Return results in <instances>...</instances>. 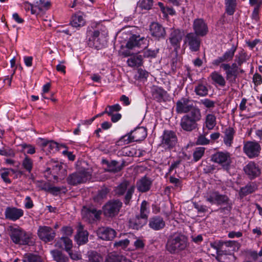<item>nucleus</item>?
<instances>
[{
    "label": "nucleus",
    "instance_id": "obj_63",
    "mask_svg": "<svg viewBox=\"0 0 262 262\" xmlns=\"http://www.w3.org/2000/svg\"><path fill=\"white\" fill-rule=\"evenodd\" d=\"M253 81L255 85L257 86L262 83V77L258 73H255L253 77Z\"/></svg>",
    "mask_w": 262,
    "mask_h": 262
},
{
    "label": "nucleus",
    "instance_id": "obj_16",
    "mask_svg": "<svg viewBox=\"0 0 262 262\" xmlns=\"http://www.w3.org/2000/svg\"><path fill=\"white\" fill-rule=\"evenodd\" d=\"M184 36L183 32L180 29H171L169 40L174 50L177 52L180 49L181 42Z\"/></svg>",
    "mask_w": 262,
    "mask_h": 262
},
{
    "label": "nucleus",
    "instance_id": "obj_8",
    "mask_svg": "<svg viewBox=\"0 0 262 262\" xmlns=\"http://www.w3.org/2000/svg\"><path fill=\"white\" fill-rule=\"evenodd\" d=\"M196 109L201 111L197 106L194 105L193 100L188 97H183L176 102V111L179 114H187Z\"/></svg>",
    "mask_w": 262,
    "mask_h": 262
},
{
    "label": "nucleus",
    "instance_id": "obj_28",
    "mask_svg": "<svg viewBox=\"0 0 262 262\" xmlns=\"http://www.w3.org/2000/svg\"><path fill=\"white\" fill-rule=\"evenodd\" d=\"M88 232L84 230L82 225H80L75 236V239L78 245H84L88 242Z\"/></svg>",
    "mask_w": 262,
    "mask_h": 262
},
{
    "label": "nucleus",
    "instance_id": "obj_21",
    "mask_svg": "<svg viewBox=\"0 0 262 262\" xmlns=\"http://www.w3.org/2000/svg\"><path fill=\"white\" fill-rule=\"evenodd\" d=\"M152 184V181L151 178L145 176L137 181L136 187L139 192H146L150 190Z\"/></svg>",
    "mask_w": 262,
    "mask_h": 262
},
{
    "label": "nucleus",
    "instance_id": "obj_59",
    "mask_svg": "<svg viewBox=\"0 0 262 262\" xmlns=\"http://www.w3.org/2000/svg\"><path fill=\"white\" fill-rule=\"evenodd\" d=\"M21 146L24 150H26V152L28 154L32 155L35 152V148L31 144H23Z\"/></svg>",
    "mask_w": 262,
    "mask_h": 262
},
{
    "label": "nucleus",
    "instance_id": "obj_22",
    "mask_svg": "<svg viewBox=\"0 0 262 262\" xmlns=\"http://www.w3.org/2000/svg\"><path fill=\"white\" fill-rule=\"evenodd\" d=\"M88 258L89 262H102L103 258L101 255L96 251H91L89 253ZM120 257L116 256H110L105 262H119Z\"/></svg>",
    "mask_w": 262,
    "mask_h": 262
},
{
    "label": "nucleus",
    "instance_id": "obj_55",
    "mask_svg": "<svg viewBox=\"0 0 262 262\" xmlns=\"http://www.w3.org/2000/svg\"><path fill=\"white\" fill-rule=\"evenodd\" d=\"M129 244V241L126 238L115 242L114 244V247L117 248L119 247L121 249H125L128 246Z\"/></svg>",
    "mask_w": 262,
    "mask_h": 262
},
{
    "label": "nucleus",
    "instance_id": "obj_39",
    "mask_svg": "<svg viewBox=\"0 0 262 262\" xmlns=\"http://www.w3.org/2000/svg\"><path fill=\"white\" fill-rule=\"evenodd\" d=\"M48 167L46 171L50 174H56L61 169L62 166L57 161L50 160L47 163Z\"/></svg>",
    "mask_w": 262,
    "mask_h": 262
},
{
    "label": "nucleus",
    "instance_id": "obj_50",
    "mask_svg": "<svg viewBox=\"0 0 262 262\" xmlns=\"http://www.w3.org/2000/svg\"><path fill=\"white\" fill-rule=\"evenodd\" d=\"M4 171L1 173V178L3 179L4 182L7 184H10L11 183V180L8 178L9 175L10 174L9 171H11L13 173L14 172V170L12 168H3L2 169Z\"/></svg>",
    "mask_w": 262,
    "mask_h": 262
},
{
    "label": "nucleus",
    "instance_id": "obj_30",
    "mask_svg": "<svg viewBox=\"0 0 262 262\" xmlns=\"http://www.w3.org/2000/svg\"><path fill=\"white\" fill-rule=\"evenodd\" d=\"M132 139L134 142H140L143 140L147 136V130L144 127H139L136 128L134 130L131 131Z\"/></svg>",
    "mask_w": 262,
    "mask_h": 262
},
{
    "label": "nucleus",
    "instance_id": "obj_53",
    "mask_svg": "<svg viewBox=\"0 0 262 262\" xmlns=\"http://www.w3.org/2000/svg\"><path fill=\"white\" fill-rule=\"evenodd\" d=\"M39 258L32 253H26L23 258V262H38Z\"/></svg>",
    "mask_w": 262,
    "mask_h": 262
},
{
    "label": "nucleus",
    "instance_id": "obj_32",
    "mask_svg": "<svg viewBox=\"0 0 262 262\" xmlns=\"http://www.w3.org/2000/svg\"><path fill=\"white\" fill-rule=\"evenodd\" d=\"M55 246L59 248H63L70 254L73 247L72 241L68 237H61L56 243Z\"/></svg>",
    "mask_w": 262,
    "mask_h": 262
},
{
    "label": "nucleus",
    "instance_id": "obj_54",
    "mask_svg": "<svg viewBox=\"0 0 262 262\" xmlns=\"http://www.w3.org/2000/svg\"><path fill=\"white\" fill-rule=\"evenodd\" d=\"M223 54L221 56L217 57L212 62V64L215 67L220 66L221 68L222 64H228Z\"/></svg>",
    "mask_w": 262,
    "mask_h": 262
},
{
    "label": "nucleus",
    "instance_id": "obj_5",
    "mask_svg": "<svg viewBox=\"0 0 262 262\" xmlns=\"http://www.w3.org/2000/svg\"><path fill=\"white\" fill-rule=\"evenodd\" d=\"M206 201L211 204H217L218 205H227L226 209L230 211L232 208V204L230 203V199L228 196L225 194H222L217 191H210L208 192L204 196Z\"/></svg>",
    "mask_w": 262,
    "mask_h": 262
},
{
    "label": "nucleus",
    "instance_id": "obj_45",
    "mask_svg": "<svg viewBox=\"0 0 262 262\" xmlns=\"http://www.w3.org/2000/svg\"><path fill=\"white\" fill-rule=\"evenodd\" d=\"M133 142L132 136L130 132L121 137L119 140L117 141L116 144L118 146H123Z\"/></svg>",
    "mask_w": 262,
    "mask_h": 262
},
{
    "label": "nucleus",
    "instance_id": "obj_13",
    "mask_svg": "<svg viewBox=\"0 0 262 262\" xmlns=\"http://www.w3.org/2000/svg\"><path fill=\"white\" fill-rule=\"evenodd\" d=\"M199 35L193 32L187 33L185 36V42L187 44L191 52H197L200 50L201 39Z\"/></svg>",
    "mask_w": 262,
    "mask_h": 262
},
{
    "label": "nucleus",
    "instance_id": "obj_23",
    "mask_svg": "<svg viewBox=\"0 0 262 262\" xmlns=\"http://www.w3.org/2000/svg\"><path fill=\"white\" fill-rule=\"evenodd\" d=\"M151 94L153 99L158 102L169 100V96L167 92L161 88H154L152 91Z\"/></svg>",
    "mask_w": 262,
    "mask_h": 262
},
{
    "label": "nucleus",
    "instance_id": "obj_33",
    "mask_svg": "<svg viewBox=\"0 0 262 262\" xmlns=\"http://www.w3.org/2000/svg\"><path fill=\"white\" fill-rule=\"evenodd\" d=\"M85 20L81 13H77L73 15L71 17L70 25L72 27L79 29L85 25Z\"/></svg>",
    "mask_w": 262,
    "mask_h": 262
},
{
    "label": "nucleus",
    "instance_id": "obj_56",
    "mask_svg": "<svg viewBox=\"0 0 262 262\" xmlns=\"http://www.w3.org/2000/svg\"><path fill=\"white\" fill-rule=\"evenodd\" d=\"M193 206L199 213H206L208 211V207L204 205H201L197 202L193 203Z\"/></svg>",
    "mask_w": 262,
    "mask_h": 262
},
{
    "label": "nucleus",
    "instance_id": "obj_35",
    "mask_svg": "<svg viewBox=\"0 0 262 262\" xmlns=\"http://www.w3.org/2000/svg\"><path fill=\"white\" fill-rule=\"evenodd\" d=\"M257 189V185L254 182L248 183L246 186L240 188L239 195L241 198H243L253 193Z\"/></svg>",
    "mask_w": 262,
    "mask_h": 262
},
{
    "label": "nucleus",
    "instance_id": "obj_7",
    "mask_svg": "<svg viewBox=\"0 0 262 262\" xmlns=\"http://www.w3.org/2000/svg\"><path fill=\"white\" fill-rule=\"evenodd\" d=\"M91 173L86 169H82L69 174L67 178V183L71 185L76 186L78 184L86 183L91 180Z\"/></svg>",
    "mask_w": 262,
    "mask_h": 262
},
{
    "label": "nucleus",
    "instance_id": "obj_24",
    "mask_svg": "<svg viewBox=\"0 0 262 262\" xmlns=\"http://www.w3.org/2000/svg\"><path fill=\"white\" fill-rule=\"evenodd\" d=\"M147 222V220L137 214L135 216L130 219L128 222V226L129 228L138 230L145 225Z\"/></svg>",
    "mask_w": 262,
    "mask_h": 262
},
{
    "label": "nucleus",
    "instance_id": "obj_19",
    "mask_svg": "<svg viewBox=\"0 0 262 262\" xmlns=\"http://www.w3.org/2000/svg\"><path fill=\"white\" fill-rule=\"evenodd\" d=\"M149 30L151 36L155 40H160L164 39L166 36L165 28L158 23H152Z\"/></svg>",
    "mask_w": 262,
    "mask_h": 262
},
{
    "label": "nucleus",
    "instance_id": "obj_20",
    "mask_svg": "<svg viewBox=\"0 0 262 262\" xmlns=\"http://www.w3.org/2000/svg\"><path fill=\"white\" fill-rule=\"evenodd\" d=\"M244 171L250 180L258 177L261 174L259 166L254 162L250 161L244 167Z\"/></svg>",
    "mask_w": 262,
    "mask_h": 262
},
{
    "label": "nucleus",
    "instance_id": "obj_36",
    "mask_svg": "<svg viewBox=\"0 0 262 262\" xmlns=\"http://www.w3.org/2000/svg\"><path fill=\"white\" fill-rule=\"evenodd\" d=\"M217 124L216 117L215 115L207 114L205 118L203 125L208 129H213Z\"/></svg>",
    "mask_w": 262,
    "mask_h": 262
},
{
    "label": "nucleus",
    "instance_id": "obj_17",
    "mask_svg": "<svg viewBox=\"0 0 262 262\" xmlns=\"http://www.w3.org/2000/svg\"><path fill=\"white\" fill-rule=\"evenodd\" d=\"M192 28L193 33L201 37L205 36L208 33L207 23L203 18H196L193 20Z\"/></svg>",
    "mask_w": 262,
    "mask_h": 262
},
{
    "label": "nucleus",
    "instance_id": "obj_15",
    "mask_svg": "<svg viewBox=\"0 0 262 262\" xmlns=\"http://www.w3.org/2000/svg\"><path fill=\"white\" fill-rule=\"evenodd\" d=\"M39 238L45 243L52 242L56 235L55 231L50 227L39 226L37 230Z\"/></svg>",
    "mask_w": 262,
    "mask_h": 262
},
{
    "label": "nucleus",
    "instance_id": "obj_2",
    "mask_svg": "<svg viewBox=\"0 0 262 262\" xmlns=\"http://www.w3.org/2000/svg\"><path fill=\"white\" fill-rule=\"evenodd\" d=\"M201 111H193L185 114L181 119L180 125L184 131L190 133L198 128V122L202 119Z\"/></svg>",
    "mask_w": 262,
    "mask_h": 262
},
{
    "label": "nucleus",
    "instance_id": "obj_41",
    "mask_svg": "<svg viewBox=\"0 0 262 262\" xmlns=\"http://www.w3.org/2000/svg\"><path fill=\"white\" fill-rule=\"evenodd\" d=\"M210 77L212 80L216 84L221 87H224L226 85V80L225 78L216 71L212 72L210 74Z\"/></svg>",
    "mask_w": 262,
    "mask_h": 262
},
{
    "label": "nucleus",
    "instance_id": "obj_1",
    "mask_svg": "<svg viewBox=\"0 0 262 262\" xmlns=\"http://www.w3.org/2000/svg\"><path fill=\"white\" fill-rule=\"evenodd\" d=\"M189 245L187 237L181 233H174L167 238L166 250L171 254H178L185 250Z\"/></svg>",
    "mask_w": 262,
    "mask_h": 262
},
{
    "label": "nucleus",
    "instance_id": "obj_11",
    "mask_svg": "<svg viewBox=\"0 0 262 262\" xmlns=\"http://www.w3.org/2000/svg\"><path fill=\"white\" fill-rule=\"evenodd\" d=\"M261 151L259 143L256 141H247L244 143L243 151L250 159L255 158L259 156Z\"/></svg>",
    "mask_w": 262,
    "mask_h": 262
},
{
    "label": "nucleus",
    "instance_id": "obj_52",
    "mask_svg": "<svg viewBox=\"0 0 262 262\" xmlns=\"http://www.w3.org/2000/svg\"><path fill=\"white\" fill-rule=\"evenodd\" d=\"M247 53L243 50L238 52V54L235 56L236 61L238 66H241L247 61Z\"/></svg>",
    "mask_w": 262,
    "mask_h": 262
},
{
    "label": "nucleus",
    "instance_id": "obj_46",
    "mask_svg": "<svg viewBox=\"0 0 262 262\" xmlns=\"http://www.w3.org/2000/svg\"><path fill=\"white\" fill-rule=\"evenodd\" d=\"M237 50V46L233 45L231 48L228 50H227L224 54L223 55L224 57L226 59V60L228 62L231 61L233 59V58L234 56V54Z\"/></svg>",
    "mask_w": 262,
    "mask_h": 262
},
{
    "label": "nucleus",
    "instance_id": "obj_37",
    "mask_svg": "<svg viewBox=\"0 0 262 262\" xmlns=\"http://www.w3.org/2000/svg\"><path fill=\"white\" fill-rule=\"evenodd\" d=\"M102 162L103 164L107 165V171L109 172H118L122 169L124 166V163H123L121 165H118V162L115 160H112L109 162L106 160H103Z\"/></svg>",
    "mask_w": 262,
    "mask_h": 262
},
{
    "label": "nucleus",
    "instance_id": "obj_12",
    "mask_svg": "<svg viewBox=\"0 0 262 262\" xmlns=\"http://www.w3.org/2000/svg\"><path fill=\"white\" fill-rule=\"evenodd\" d=\"M122 206V203L119 200L108 202L103 207L104 214L108 217H114L118 214Z\"/></svg>",
    "mask_w": 262,
    "mask_h": 262
},
{
    "label": "nucleus",
    "instance_id": "obj_40",
    "mask_svg": "<svg viewBox=\"0 0 262 262\" xmlns=\"http://www.w3.org/2000/svg\"><path fill=\"white\" fill-rule=\"evenodd\" d=\"M53 259L56 262H69V257L62 251L58 250H53L51 251Z\"/></svg>",
    "mask_w": 262,
    "mask_h": 262
},
{
    "label": "nucleus",
    "instance_id": "obj_61",
    "mask_svg": "<svg viewBox=\"0 0 262 262\" xmlns=\"http://www.w3.org/2000/svg\"><path fill=\"white\" fill-rule=\"evenodd\" d=\"M50 184H51L50 183L43 181H38L37 187L39 188L40 190L48 192L49 189V187H50Z\"/></svg>",
    "mask_w": 262,
    "mask_h": 262
},
{
    "label": "nucleus",
    "instance_id": "obj_57",
    "mask_svg": "<svg viewBox=\"0 0 262 262\" xmlns=\"http://www.w3.org/2000/svg\"><path fill=\"white\" fill-rule=\"evenodd\" d=\"M201 103L207 108H213L215 107V101L208 98L202 99Z\"/></svg>",
    "mask_w": 262,
    "mask_h": 262
},
{
    "label": "nucleus",
    "instance_id": "obj_31",
    "mask_svg": "<svg viewBox=\"0 0 262 262\" xmlns=\"http://www.w3.org/2000/svg\"><path fill=\"white\" fill-rule=\"evenodd\" d=\"M145 40V39L144 37H141L140 35L133 34L129 37L126 47L129 49H132L136 47H140Z\"/></svg>",
    "mask_w": 262,
    "mask_h": 262
},
{
    "label": "nucleus",
    "instance_id": "obj_34",
    "mask_svg": "<svg viewBox=\"0 0 262 262\" xmlns=\"http://www.w3.org/2000/svg\"><path fill=\"white\" fill-rule=\"evenodd\" d=\"M235 134V130L232 127L229 126L225 129L223 141L227 146L230 147L232 145Z\"/></svg>",
    "mask_w": 262,
    "mask_h": 262
},
{
    "label": "nucleus",
    "instance_id": "obj_10",
    "mask_svg": "<svg viewBox=\"0 0 262 262\" xmlns=\"http://www.w3.org/2000/svg\"><path fill=\"white\" fill-rule=\"evenodd\" d=\"M176 133L170 130H165L161 136V146L165 149L173 148L177 143Z\"/></svg>",
    "mask_w": 262,
    "mask_h": 262
},
{
    "label": "nucleus",
    "instance_id": "obj_29",
    "mask_svg": "<svg viewBox=\"0 0 262 262\" xmlns=\"http://www.w3.org/2000/svg\"><path fill=\"white\" fill-rule=\"evenodd\" d=\"M221 69L225 71L226 79L230 84L235 83L238 76V71L230 70L229 64H222Z\"/></svg>",
    "mask_w": 262,
    "mask_h": 262
},
{
    "label": "nucleus",
    "instance_id": "obj_18",
    "mask_svg": "<svg viewBox=\"0 0 262 262\" xmlns=\"http://www.w3.org/2000/svg\"><path fill=\"white\" fill-rule=\"evenodd\" d=\"M5 219L9 221L15 222L23 216L24 210L21 208L15 207H7L4 212Z\"/></svg>",
    "mask_w": 262,
    "mask_h": 262
},
{
    "label": "nucleus",
    "instance_id": "obj_60",
    "mask_svg": "<svg viewBox=\"0 0 262 262\" xmlns=\"http://www.w3.org/2000/svg\"><path fill=\"white\" fill-rule=\"evenodd\" d=\"M196 143L198 145H206L209 144L210 140L206 137L200 135L198 136Z\"/></svg>",
    "mask_w": 262,
    "mask_h": 262
},
{
    "label": "nucleus",
    "instance_id": "obj_48",
    "mask_svg": "<svg viewBox=\"0 0 262 262\" xmlns=\"http://www.w3.org/2000/svg\"><path fill=\"white\" fill-rule=\"evenodd\" d=\"M121 107L119 104H115L112 105H107L105 110L104 113H106L107 115H111L115 114L114 113L118 112L121 110Z\"/></svg>",
    "mask_w": 262,
    "mask_h": 262
},
{
    "label": "nucleus",
    "instance_id": "obj_9",
    "mask_svg": "<svg viewBox=\"0 0 262 262\" xmlns=\"http://www.w3.org/2000/svg\"><path fill=\"white\" fill-rule=\"evenodd\" d=\"M212 162L221 165L226 170L230 168L232 163L231 154L227 151H218L211 157Z\"/></svg>",
    "mask_w": 262,
    "mask_h": 262
},
{
    "label": "nucleus",
    "instance_id": "obj_43",
    "mask_svg": "<svg viewBox=\"0 0 262 262\" xmlns=\"http://www.w3.org/2000/svg\"><path fill=\"white\" fill-rule=\"evenodd\" d=\"M21 165L28 172L31 173L33 169V161L29 156L25 155L22 161Z\"/></svg>",
    "mask_w": 262,
    "mask_h": 262
},
{
    "label": "nucleus",
    "instance_id": "obj_44",
    "mask_svg": "<svg viewBox=\"0 0 262 262\" xmlns=\"http://www.w3.org/2000/svg\"><path fill=\"white\" fill-rule=\"evenodd\" d=\"M148 205L147 201H142L140 205V213L138 214L147 220H148V214L149 213Z\"/></svg>",
    "mask_w": 262,
    "mask_h": 262
},
{
    "label": "nucleus",
    "instance_id": "obj_26",
    "mask_svg": "<svg viewBox=\"0 0 262 262\" xmlns=\"http://www.w3.org/2000/svg\"><path fill=\"white\" fill-rule=\"evenodd\" d=\"M97 235L103 240L110 241L113 239L116 234L115 230L108 227H101L97 230Z\"/></svg>",
    "mask_w": 262,
    "mask_h": 262
},
{
    "label": "nucleus",
    "instance_id": "obj_6",
    "mask_svg": "<svg viewBox=\"0 0 262 262\" xmlns=\"http://www.w3.org/2000/svg\"><path fill=\"white\" fill-rule=\"evenodd\" d=\"M129 185L127 181H124L115 189V193L118 196L124 195L123 202L126 205H129L132 196L135 192V186Z\"/></svg>",
    "mask_w": 262,
    "mask_h": 262
},
{
    "label": "nucleus",
    "instance_id": "obj_27",
    "mask_svg": "<svg viewBox=\"0 0 262 262\" xmlns=\"http://www.w3.org/2000/svg\"><path fill=\"white\" fill-rule=\"evenodd\" d=\"M83 216L89 221V222H94L99 220L102 211L94 208H89L82 211Z\"/></svg>",
    "mask_w": 262,
    "mask_h": 262
},
{
    "label": "nucleus",
    "instance_id": "obj_3",
    "mask_svg": "<svg viewBox=\"0 0 262 262\" xmlns=\"http://www.w3.org/2000/svg\"><path fill=\"white\" fill-rule=\"evenodd\" d=\"M9 235L12 241L15 244L19 245H28L31 234L19 226L9 227Z\"/></svg>",
    "mask_w": 262,
    "mask_h": 262
},
{
    "label": "nucleus",
    "instance_id": "obj_64",
    "mask_svg": "<svg viewBox=\"0 0 262 262\" xmlns=\"http://www.w3.org/2000/svg\"><path fill=\"white\" fill-rule=\"evenodd\" d=\"M108 190L107 188H103L99 190L97 195V198L99 199H103L106 197Z\"/></svg>",
    "mask_w": 262,
    "mask_h": 262
},
{
    "label": "nucleus",
    "instance_id": "obj_4",
    "mask_svg": "<svg viewBox=\"0 0 262 262\" xmlns=\"http://www.w3.org/2000/svg\"><path fill=\"white\" fill-rule=\"evenodd\" d=\"M51 6V3L50 0H38L35 2L34 4H31L28 1L23 3V6L26 11H30L32 14L35 15L45 12L50 8Z\"/></svg>",
    "mask_w": 262,
    "mask_h": 262
},
{
    "label": "nucleus",
    "instance_id": "obj_42",
    "mask_svg": "<svg viewBox=\"0 0 262 262\" xmlns=\"http://www.w3.org/2000/svg\"><path fill=\"white\" fill-rule=\"evenodd\" d=\"M143 58L141 55H135L130 57L127 60L128 66L130 67H139L142 64Z\"/></svg>",
    "mask_w": 262,
    "mask_h": 262
},
{
    "label": "nucleus",
    "instance_id": "obj_49",
    "mask_svg": "<svg viewBox=\"0 0 262 262\" xmlns=\"http://www.w3.org/2000/svg\"><path fill=\"white\" fill-rule=\"evenodd\" d=\"M194 92L197 95L205 96L208 94V90L205 85L199 84L195 88Z\"/></svg>",
    "mask_w": 262,
    "mask_h": 262
},
{
    "label": "nucleus",
    "instance_id": "obj_25",
    "mask_svg": "<svg viewBox=\"0 0 262 262\" xmlns=\"http://www.w3.org/2000/svg\"><path fill=\"white\" fill-rule=\"evenodd\" d=\"M148 226L155 231L162 230L165 226V222L162 217L154 216L150 217L148 221Z\"/></svg>",
    "mask_w": 262,
    "mask_h": 262
},
{
    "label": "nucleus",
    "instance_id": "obj_14",
    "mask_svg": "<svg viewBox=\"0 0 262 262\" xmlns=\"http://www.w3.org/2000/svg\"><path fill=\"white\" fill-rule=\"evenodd\" d=\"M88 44L91 48L100 50L105 46L106 41L103 39L102 36H100V32L98 30H95L89 37Z\"/></svg>",
    "mask_w": 262,
    "mask_h": 262
},
{
    "label": "nucleus",
    "instance_id": "obj_51",
    "mask_svg": "<svg viewBox=\"0 0 262 262\" xmlns=\"http://www.w3.org/2000/svg\"><path fill=\"white\" fill-rule=\"evenodd\" d=\"M138 5L142 9L149 10L153 5L152 0H139Z\"/></svg>",
    "mask_w": 262,
    "mask_h": 262
},
{
    "label": "nucleus",
    "instance_id": "obj_47",
    "mask_svg": "<svg viewBox=\"0 0 262 262\" xmlns=\"http://www.w3.org/2000/svg\"><path fill=\"white\" fill-rule=\"evenodd\" d=\"M205 148L203 147H198L195 149L193 154V159L194 162L200 160L203 156L205 153Z\"/></svg>",
    "mask_w": 262,
    "mask_h": 262
},
{
    "label": "nucleus",
    "instance_id": "obj_38",
    "mask_svg": "<svg viewBox=\"0 0 262 262\" xmlns=\"http://www.w3.org/2000/svg\"><path fill=\"white\" fill-rule=\"evenodd\" d=\"M225 12L228 15H233L237 7V0H224Z\"/></svg>",
    "mask_w": 262,
    "mask_h": 262
},
{
    "label": "nucleus",
    "instance_id": "obj_58",
    "mask_svg": "<svg viewBox=\"0 0 262 262\" xmlns=\"http://www.w3.org/2000/svg\"><path fill=\"white\" fill-rule=\"evenodd\" d=\"M14 151L10 148H5L4 147L0 149V155L6 157H13L14 156Z\"/></svg>",
    "mask_w": 262,
    "mask_h": 262
},
{
    "label": "nucleus",
    "instance_id": "obj_62",
    "mask_svg": "<svg viewBox=\"0 0 262 262\" xmlns=\"http://www.w3.org/2000/svg\"><path fill=\"white\" fill-rule=\"evenodd\" d=\"M58 144L57 142H56L53 140H50L45 150H47L49 152H51L52 151H53L54 149L57 150L58 149Z\"/></svg>",
    "mask_w": 262,
    "mask_h": 262
}]
</instances>
